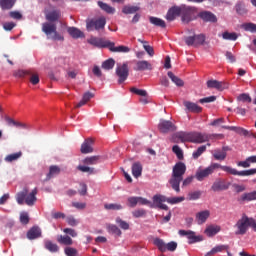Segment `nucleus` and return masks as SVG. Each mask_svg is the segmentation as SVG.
Masks as SVG:
<instances>
[{"label":"nucleus","instance_id":"obj_12","mask_svg":"<svg viewBox=\"0 0 256 256\" xmlns=\"http://www.w3.org/2000/svg\"><path fill=\"white\" fill-rule=\"evenodd\" d=\"M178 233L179 235H181V237H187L188 243L190 245H193V243H199L200 241H203V237L195 235V232L191 230H179Z\"/></svg>","mask_w":256,"mask_h":256},{"label":"nucleus","instance_id":"obj_14","mask_svg":"<svg viewBox=\"0 0 256 256\" xmlns=\"http://www.w3.org/2000/svg\"><path fill=\"white\" fill-rule=\"evenodd\" d=\"M88 43L93 45V47H98L99 49H109L110 41L103 38L91 37L88 39Z\"/></svg>","mask_w":256,"mask_h":256},{"label":"nucleus","instance_id":"obj_32","mask_svg":"<svg viewBox=\"0 0 256 256\" xmlns=\"http://www.w3.org/2000/svg\"><path fill=\"white\" fill-rule=\"evenodd\" d=\"M59 173H61V168H59V166H55V165L50 166L49 172L46 175L45 181H49V180L53 179V177H57V175H59Z\"/></svg>","mask_w":256,"mask_h":256},{"label":"nucleus","instance_id":"obj_29","mask_svg":"<svg viewBox=\"0 0 256 256\" xmlns=\"http://www.w3.org/2000/svg\"><path fill=\"white\" fill-rule=\"evenodd\" d=\"M184 107H186L187 111L190 113H201V111H203L201 106L189 101L184 102Z\"/></svg>","mask_w":256,"mask_h":256},{"label":"nucleus","instance_id":"obj_4","mask_svg":"<svg viewBox=\"0 0 256 256\" xmlns=\"http://www.w3.org/2000/svg\"><path fill=\"white\" fill-rule=\"evenodd\" d=\"M251 220L247 214H243L241 218L234 225L235 235H246L247 231H249V227H251Z\"/></svg>","mask_w":256,"mask_h":256},{"label":"nucleus","instance_id":"obj_51","mask_svg":"<svg viewBox=\"0 0 256 256\" xmlns=\"http://www.w3.org/2000/svg\"><path fill=\"white\" fill-rule=\"evenodd\" d=\"M205 151H207V146L202 145V146L198 147V149L196 151H194L192 154L193 159L200 158L201 155L205 153Z\"/></svg>","mask_w":256,"mask_h":256},{"label":"nucleus","instance_id":"obj_54","mask_svg":"<svg viewBox=\"0 0 256 256\" xmlns=\"http://www.w3.org/2000/svg\"><path fill=\"white\" fill-rule=\"evenodd\" d=\"M222 37H223V39H225L226 41H237V33H235V32H232V33H230V32H224L223 34H222Z\"/></svg>","mask_w":256,"mask_h":256},{"label":"nucleus","instance_id":"obj_57","mask_svg":"<svg viewBox=\"0 0 256 256\" xmlns=\"http://www.w3.org/2000/svg\"><path fill=\"white\" fill-rule=\"evenodd\" d=\"M116 223H117V225H119V227H121L124 231L129 230V224L127 223V221L121 219V217H117V218H116Z\"/></svg>","mask_w":256,"mask_h":256},{"label":"nucleus","instance_id":"obj_27","mask_svg":"<svg viewBox=\"0 0 256 256\" xmlns=\"http://www.w3.org/2000/svg\"><path fill=\"white\" fill-rule=\"evenodd\" d=\"M210 216H211V212L209 210L198 212L196 214V221L198 225H203V223H205Z\"/></svg>","mask_w":256,"mask_h":256},{"label":"nucleus","instance_id":"obj_46","mask_svg":"<svg viewBox=\"0 0 256 256\" xmlns=\"http://www.w3.org/2000/svg\"><path fill=\"white\" fill-rule=\"evenodd\" d=\"M107 230L109 233H111L112 235H115L116 237H121L122 235L121 229H119L117 225L110 224L108 225Z\"/></svg>","mask_w":256,"mask_h":256},{"label":"nucleus","instance_id":"obj_7","mask_svg":"<svg viewBox=\"0 0 256 256\" xmlns=\"http://www.w3.org/2000/svg\"><path fill=\"white\" fill-rule=\"evenodd\" d=\"M180 10V15H182L183 23H191V21H194V19H196L195 14L197 13V9L195 7L181 5Z\"/></svg>","mask_w":256,"mask_h":256},{"label":"nucleus","instance_id":"obj_1","mask_svg":"<svg viewBox=\"0 0 256 256\" xmlns=\"http://www.w3.org/2000/svg\"><path fill=\"white\" fill-rule=\"evenodd\" d=\"M187 171V166L183 162H177L172 169V176L169 180L171 188L176 193H181V181H183V176Z\"/></svg>","mask_w":256,"mask_h":256},{"label":"nucleus","instance_id":"obj_42","mask_svg":"<svg viewBox=\"0 0 256 256\" xmlns=\"http://www.w3.org/2000/svg\"><path fill=\"white\" fill-rule=\"evenodd\" d=\"M101 161V156H90L82 160L84 165H97Z\"/></svg>","mask_w":256,"mask_h":256},{"label":"nucleus","instance_id":"obj_6","mask_svg":"<svg viewBox=\"0 0 256 256\" xmlns=\"http://www.w3.org/2000/svg\"><path fill=\"white\" fill-rule=\"evenodd\" d=\"M107 25V18L101 16L99 18H92L86 21L87 31H103Z\"/></svg>","mask_w":256,"mask_h":256},{"label":"nucleus","instance_id":"obj_64","mask_svg":"<svg viewBox=\"0 0 256 256\" xmlns=\"http://www.w3.org/2000/svg\"><path fill=\"white\" fill-rule=\"evenodd\" d=\"M20 223H22V225L29 224V214L27 212H22L20 214Z\"/></svg>","mask_w":256,"mask_h":256},{"label":"nucleus","instance_id":"obj_47","mask_svg":"<svg viewBox=\"0 0 256 256\" xmlns=\"http://www.w3.org/2000/svg\"><path fill=\"white\" fill-rule=\"evenodd\" d=\"M115 67V60L113 58L107 59L102 63V69L105 71H111Z\"/></svg>","mask_w":256,"mask_h":256},{"label":"nucleus","instance_id":"obj_15","mask_svg":"<svg viewBox=\"0 0 256 256\" xmlns=\"http://www.w3.org/2000/svg\"><path fill=\"white\" fill-rule=\"evenodd\" d=\"M158 129L160 133H170L177 131V126H175V124L169 120H162L158 125Z\"/></svg>","mask_w":256,"mask_h":256},{"label":"nucleus","instance_id":"obj_60","mask_svg":"<svg viewBox=\"0 0 256 256\" xmlns=\"http://www.w3.org/2000/svg\"><path fill=\"white\" fill-rule=\"evenodd\" d=\"M65 255L67 256H79V251L73 247H65Z\"/></svg>","mask_w":256,"mask_h":256},{"label":"nucleus","instance_id":"obj_18","mask_svg":"<svg viewBox=\"0 0 256 256\" xmlns=\"http://www.w3.org/2000/svg\"><path fill=\"white\" fill-rule=\"evenodd\" d=\"M174 143H191V132H178L173 136Z\"/></svg>","mask_w":256,"mask_h":256},{"label":"nucleus","instance_id":"obj_52","mask_svg":"<svg viewBox=\"0 0 256 256\" xmlns=\"http://www.w3.org/2000/svg\"><path fill=\"white\" fill-rule=\"evenodd\" d=\"M195 44L194 47H199V45H205V34L194 35Z\"/></svg>","mask_w":256,"mask_h":256},{"label":"nucleus","instance_id":"obj_55","mask_svg":"<svg viewBox=\"0 0 256 256\" xmlns=\"http://www.w3.org/2000/svg\"><path fill=\"white\" fill-rule=\"evenodd\" d=\"M183 201H185V197L166 198V203L170 205H177V203H183Z\"/></svg>","mask_w":256,"mask_h":256},{"label":"nucleus","instance_id":"obj_23","mask_svg":"<svg viewBox=\"0 0 256 256\" xmlns=\"http://www.w3.org/2000/svg\"><path fill=\"white\" fill-rule=\"evenodd\" d=\"M80 152L83 155H87L89 153H93V139L87 138L81 145Z\"/></svg>","mask_w":256,"mask_h":256},{"label":"nucleus","instance_id":"obj_24","mask_svg":"<svg viewBox=\"0 0 256 256\" xmlns=\"http://www.w3.org/2000/svg\"><path fill=\"white\" fill-rule=\"evenodd\" d=\"M181 15V6H173L166 14L167 21H175Z\"/></svg>","mask_w":256,"mask_h":256},{"label":"nucleus","instance_id":"obj_22","mask_svg":"<svg viewBox=\"0 0 256 256\" xmlns=\"http://www.w3.org/2000/svg\"><path fill=\"white\" fill-rule=\"evenodd\" d=\"M108 49L112 53H129V51H131L130 47L123 46V45L115 46V42H112V41L109 42Z\"/></svg>","mask_w":256,"mask_h":256},{"label":"nucleus","instance_id":"obj_28","mask_svg":"<svg viewBox=\"0 0 256 256\" xmlns=\"http://www.w3.org/2000/svg\"><path fill=\"white\" fill-rule=\"evenodd\" d=\"M5 121L8 125H13V127H17L18 129H29V125L26 123L15 121L9 116L5 117Z\"/></svg>","mask_w":256,"mask_h":256},{"label":"nucleus","instance_id":"obj_59","mask_svg":"<svg viewBox=\"0 0 256 256\" xmlns=\"http://www.w3.org/2000/svg\"><path fill=\"white\" fill-rule=\"evenodd\" d=\"M172 151L173 153H175L177 159H179L180 161L183 159V150H181V148L178 145H174L172 147Z\"/></svg>","mask_w":256,"mask_h":256},{"label":"nucleus","instance_id":"obj_2","mask_svg":"<svg viewBox=\"0 0 256 256\" xmlns=\"http://www.w3.org/2000/svg\"><path fill=\"white\" fill-rule=\"evenodd\" d=\"M208 168L211 169L212 173L215 171V169H221V171H224L229 175H238V177H249V175H255L256 173V168L238 171L237 169L232 168L231 166H223L219 163L211 164L210 166H208Z\"/></svg>","mask_w":256,"mask_h":256},{"label":"nucleus","instance_id":"obj_62","mask_svg":"<svg viewBox=\"0 0 256 256\" xmlns=\"http://www.w3.org/2000/svg\"><path fill=\"white\" fill-rule=\"evenodd\" d=\"M129 207H137L139 205L138 196H131L127 199Z\"/></svg>","mask_w":256,"mask_h":256},{"label":"nucleus","instance_id":"obj_11","mask_svg":"<svg viewBox=\"0 0 256 256\" xmlns=\"http://www.w3.org/2000/svg\"><path fill=\"white\" fill-rule=\"evenodd\" d=\"M222 129H227L228 131H234V133H237L238 135H242L243 137H253V139H256V132H250L249 130L243 128V127H237V126H222Z\"/></svg>","mask_w":256,"mask_h":256},{"label":"nucleus","instance_id":"obj_13","mask_svg":"<svg viewBox=\"0 0 256 256\" xmlns=\"http://www.w3.org/2000/svg\"><path fill=\"white\" fill-rule=\"evenodd\" d=\"M229 187H231V182H227L225 179H218L212 184L211 190L217 193L219 191H227Z\"/></svg>","mask_w":256,"mask_h":256},{"label":"nucleus","instance_id":"obj_33","mask_svg":"<svg viewBox=\"0 0 256 256\" xmlns=\"http://www.w3.org/2000/svg\"><path fill=\"white\" fill-rule=\"evenodd\" d=\"M98 7L108 15H114L115 13V8L110 6L109 4L103 2V1H98L97 2Z\"/></svg>","mask_w":256,"mask_h":256},{"label":"nucleus","instance_id":"obj_37","mask_svg":"<svg viewBox=\"0 0 256 256\" xmlns=\"http://www.w3.org/2000/svg\"><path fill=\"white\" fill-rule=\"evenodd\" d=\"M17 3V0H0V7L3 11H9V9H13Z\"/></svg>","mask_w":256,"mask_h":256},{"label":"nucleus","instance_id":"obj_56","mask_svg":"<svg viewBox=\"0 0 256 256\" xmlns=\"http://www.w3.org/2000/svg\"><path fill=\"white\" fill-rule=\"evenodd\" d=\"M104 209H107L108 211H121L123 206L121 204H105Z\"/></svg>","mask_w":256,"mask_h":256},{"label":"nucleus","instance_id":"obj_41","mask_svg":"<svg viewBox=\"0 0 256 256\" xmlns=\"http://www.w3.org/2000/svg\"><path fill=\"white\" fill-rule=\"evenodd\" d=\"M23 157V152L19 151L13 154H9L4 158V161L6 163H13V161H17L18 159H21Z\"/></svg>","mask_w":256,"mask_h":256},{"label":"nucleus","instance_id":"obj_38","mask_svg":"<svg viewBox=\"0 0 256 256\" xmlns=\"http://www.w3.org/2000/svg\"><path fill=\"white\" fill-rule=\"evenodd\" d=\"M93 97H95V94L93 92H86L84 93L83 97H82V101L79 102L76 107H83V105H87V103H89V101H91V99H93Z\"/></svg>","mask_w":256,"mask_h":256},{"label":"nucleus","instance_id":"obj_3","mask_svg":"<svg viewBox=\"0 0 256 256\" xmlns=\"http://www.w3.org/2000/svg\"><path fill=\"white\" fill-rule=\"evenodd\" d=\"M16 201L18 205H23V203H26L28 207H33V205H35L37 202V188H34L31 193H29L27 188H24L21 192L17 193Z\"/></svg>","mask_w":256,"mask_h":256},{"label":"nucleus","instance_id":"obj_8","mask_svg":"<svg viewBox=\"0 0 256 256\" xmlns=\"http://www.w3.org/2000/svg\"><path fill=\"white\" fill-rule=\"evenodd\" d=\"M116 75L118 77V83H125L129 77V64L127 62L123 64H117Z\"/></svg>","mask_w":256,"mask_h":256},{"label":"nucleus","instance_id":"obj_40","mask_svg":"<svg viewBox=\"0 0 256 256\" xmlns=\"http://www.w3.org/2000/svg\"><path fill=\"white\" fill-rule=\"evenodd\" d=\"M256 200V191L249 192V193H244L240 196L238 201H242L245 203V201H255Z\"/></svg>","mask_w":256,"mask_h":256},{"label":"nucleus","instance_id":"obj_16","mask_svg":"<svg viewBox=\"0 0 256 256\" xmlns=\"http://www.w3.org/2000/svg\"><path fill=\"white\" fill-rule=\"evenodd\" d=\"M206 85L208 89H217V91H224V89H229V84L227 82H221L218 80H208Z\"/></svg>","mask_w":256,"mask_h":256},{"label":"nucleus","instance_id":"obj_9","mask_svg":"<svg viewBox=\"0 0 256 256\" xmlns=\"http://www.w3.org/2000/svg\"><path fill=\"white\" fill-rule=\"evenodd\" d=\"M153 203L150 202V207L153 209V207H156L157 209H163L164 211H169V206L163 203H167V197L156 194L152 198Z\"/></svg>","mask_w":256,"mask_h":256},{"label":"nucleus","instance_id":"obj_19","mask_svg":"<svg viewBox=\"0 0 256 256\" xmlns=\"http://www.w3.org/2000/svg\"><path fill=\"white\" fill-rule=\"evenodd\" d=\"M227 151H231L229 146H223L222 149H215L212 155L216 161H225L227 159Z\"/></svg>","mask_w":256,"mask_h":256},{"label":"nucleus","instance_id":"obj_49","mask_svg":"<svg viewBox=\"0 0 256 256\" xmlns=\"http://www.w3.org/2000/svg\"><path fill=\"white\" fill-rule=\"evenodd\" d=\"M13 75L17 79H23L25 77H28V75H31V70H17L14 71Z\"/></svg>","mask_w":256,"mask_h":256},{"label":"nucleus","instance_id":"obj_5","mask_svg":"<svg viewBox=\"0 0 256 256\" xmlns=\"http://www.w3.org/2000/svg\"><path fill=\"white\" fill-rule=\"evenodd\" d=\"M42 31L47 36V39H52L53 41H63V36L57 33V25L53 24V22L43 23Z\"/></svg>","mask_w":256,"mask_h":256},{"label":"nucleus","instance_id":"obj_45","mask_svg":"<svg viewBox=\"0 0 256 256\" xmlns=\"http://www.w3.org/2000/svg\"><path fill=\"white\" fill-rule=\"evenodd\" d=\"M169 79H171V81L173 83H175V85H177V87H183L185 85V83L183 82V80H181V78L175 76V74H173V72L169 71L167 73Z\"/></svg>","mask_w":256,"mask_h":256},{"label":"nucleus","instance_id":"obj_26","mask_svg":"<svg viewBox=\"0 0 256 256\" xmlns=\"http://www.w3.org/2000/svg\"><path fill=\"white\" fill-rule=\"evenodd\" d=\"M209 175H213V173L212 170L209 167H207L205 169L198 170L195 174V178L197 179V181H203L207 179Z\"/></svg>","mask_w":256,"mask_h":256},{"label":"nucleus","instance_id":"obj_30","mask_svg":"<svg viewBox=\"0 0 256 256\" xmlns=\"http://www.w3.org/2000/svg\"><path fill=\"white\" fill-rule=\"evenodd\" d=\"M41 237V228L34 226L27 232V238L30 240L39 239Z\"/></svg>","mask_w":256,"mask_h":256},{"label":"nucleus","instance_id":"obj_50","mask_svg":"<svg viewBox=\"0 0 256 256\" xmlns=\"http://www.w3.org/2000/svg\"><path fill=\"white\" fill-rule=\"evenodd\" d=\"M244 31H248L250 33H256V24L253 22L244 23L241 25Z\"/></svg>","mask_w":256,"mask_h":256},{"label":"nucleus","instance_id":"obj_36","mask_svg":"<svg viewBox=\"0 0 256 256\" xmlns=\"http://www.w3.org/2000/svg\"><path fill=\"white\" fill-rule=\"evenodd\" d=\"M143 173V166L141 165L140 162H136L132 165V175L133 177H135L136 179L141 177Z\"/></svg>","mask_w":256,"mask_h":256},{"label":"nucleus","instance_id":"obj_61","mask_svg":"<svg viewBox=\"0 0 256 256\" xmlns=\"http://www.w3.org/2000/svg\"><path fill=\"white\" fill-rule=\"evenodd\" d=\"M71 207H74L78 211H83V209H86L87 203H85V202H72Z\"/></svg>","mask_w":256,"mask_h":256},{"label":"nucleus","instance_id":"obj_58","mask_svg":"<svg viewBox=\"0 0 256 256\" xmlns=\"http://www.w3.org/2000/svg\"><path fill=\"white\" fill-rule=\"evenodd\" d=\"M237 101H241L242 103H251V96L247 93H242L237 97Z\"/></svg>","mask_w":256,"mask_h":256},{"label":"nucleus","instance_id":"obj_35","mask_svg":"<svg viewBox=\"0 0 256 256\" xmlns=\"http://www.w3.org/2000/svg\"><path fill=\"white\" fill-rule=\"evenodd\" d=\"M149 21L152 25L155 27H161L162 29H165L167 27V24L165 23V20L155 17V16H150Z\"/></svg>","mask_w":256,"mask_h":256},{"label":"nucleus","instance_id":"obj_21","mask_svg":"<svg viewBox=\"0 0 256 256\" xmlns=\"http://www.w3.org/2000/svg\"><path fill=\"white\" fill-rule=\"evenodd\" d=\"M198 17L206 23H217V16L209 11H202L198 14Z\"/></svg>","mask_w":256,"mask_h":256},{"label":"nucleus","instance_id":"obj_25","mask_svg":"<svg viewBox=\"0 0 256 256\" xmlns=\"http://www.w3.org/2000/svg\"><path fill=\"white\" fill-rule=\"evenodd\" d=\"M65 245H73V239L77 237V231L73 228H65Z\"/></svg>","mask_w":256,"mask_h":256},{"label":"nucleus","instance_id":"obj_10","mask_svg":"<svg viewBox=\"0 0 256 256\" xmlns=\"http://www.w3.org/2000/svg\"><path fill=\"white\" fill-rule=\"evenodd\" d=\"M154 245H156L162 253H165V251H175L177 249V242L172 241L165 244L161 238L154 239Z\"/></svg>","mask_w":256,"mask_h":256},{"label":"nucleus","instance_id":"obj_63","mask_svg":"<svg viewBox=\"0 0 256 256\" xmlns=\"http://www.w3.org/2000/svg\"><path fill=\"white\" fill-rule=\"evenodd\" d=\"M184 41L188 47H195V35L184 37Z\"/></svg>","mask_w":256,"mask_h":256},{"label":"nucleus","instance_id":"obj_48","mask_svg":"<svg viewBox=\"0 0 256 256\" xmlns=\"http://www.w3.org/2000/svg\"><path fill=\"white\" fill-rule=\"evenodd\" d=\"M137 11H139V7L137 6H124L122 8L124 15H133V13H137Z\"/></svg>","mask_w":256,"mask_h":256},{"label":"nucleus","instance_id":"obj_20","mask_svg":"<svg viewBox=\"0 0 256 256\" xmlns=\"http://www.w3.org/2000/svg\"><path fill=\"white\" fill-rule=\"evenodd\" d=\"M134 71H153V64L147 60H139L136 62Z\"/></svg>","mask_w":256,"mask_h":256},{"label":"nucleus","instance_id":"obj_31","mask_svg":"<svg viewBox=\"0 0 256 256\" xmlns=\"http://www.w3.org/2000/svg\"><path fill=\"white\" fill-rule=\"evenodd\" d=\"M59 17H61V12L59 10H52L46 14V20L49 21V23L59 21Z\"/></svg>","mask_w":256,"mask_h":256},{"label":"nucleus","instance_id":"obj_53","mask_svg":"<svg viewBox=\"0 0 256 256\" xmlns=\"http://www.w3.org/2000/svg\"><path fill=\"white\" fill-rule=\"evenodd\" d=\"M66 223L70 226V227H77L79 225V220H77L75 218V216L73 215H69L66 217Z\"/></svg>","mask_w":256,"mask_h":256},{"label":"nucleus","instance_id":"obj_44","mask_svg":"<svg viewBox=\"0 0 256 256\" xmlns=\"http://www.w3.org/2000/svg\"><path fill=\"white\" fill-rule=\"evenodd\" d=\"M235 10L238 15H247V8L245 7V2L243 1L236 3Z\"/></svg>","mask_w":256,"mask_h":256},{"label":"nucleus","instance_id":"obj_43","mask_svg":"<svg viewBox=\"0 0 256 256\" xmlns=\"http://www.w3.org/2000/svg\"><path fill=\"white\" fill-rule=\"evenodd\" d=\"M44 247L47 249V251H50V253H57V251H59V246H57V244L53 243L51 240H46L44 242Z\"/></svg>","mask_w":256,"mask_h":256},{"label":"nucleus","instance_id":"obj_17","mask_svg":"<svg viewBox=\"0 0 256 256\" xmlns=\"http://www.w3.org/2000/svg\"><path fill=\"white\" fill-rule=\"evenodd\" d=\"M209 135L201 132H191L190 143H207Z\"/></svg>","mask_w":256,"mask_h":256},{"label":"nucleus","instance_id":"obj_39","mask_svg":"<svg viewBox=\"0 0 256 256\" xmlns=\"http://www.w3.org/2000/svg\"><path fill=\"white\" fill-rule=\"evenodd\" d=\"M219 231H221V226L210 225L205 229L207 237H215Z\"/></svg>","mask_w":256,"mask_h":256},{"label":"nucleus","instance_id":"obj_34","mask_svg":"<svg viewBox=\"0 0 256 256\" xmlns=\"http://www.w3.org/2000/svg\"><path fill=\"white\" fill-rule=\"evenodd\" d=\"M67 31H68L70 37H73V39H81V38L85 37V34L81 30H79L75 27H70L67 29Z\"/></svg>","mask_w":256,"mask_h":256}]
</instances>
